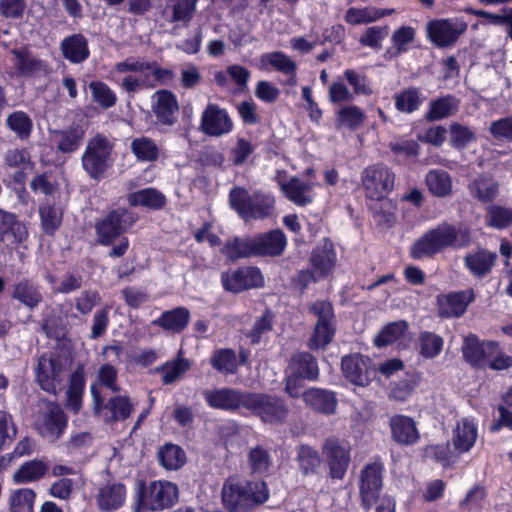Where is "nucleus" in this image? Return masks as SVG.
<instances>
[{"label":"nucleus","instance_id":"1","mask_svg":"<svg viewBox=\"0 0 512 512\" xmlns=\"http://www.w3.org/2000/svg\"><path fill=\"white\" fill-rule=\"evenodd\" d=\"M470 243V234L466 228H455L443 223L424 233L410 249L414 259L433 257L448 247H465Z\"/></svg>","mask_w":512,"mask_h":512},{"label":"nucleus","instance_id":"2","mask_svg":"<svg viewBox=\"0 0 512 512\" xmlns=\"http://www.w3.org/2000/svg\"><path fill=\"white\" fill-rule=\"evenodd\" d=\"M264 482H244L229 478L222 487L223 504L232 512H242L268 499Z\"/></svg>","mask_w":512,"mask_h":512},{"label":"nucleus","instance_id":"3","mask_svg":"<svg viewBox=\"0 0 512 512\" xmlns=\"http://www.w3.org/2000/svg\"><path fill=\"white\" fill-rule=\"evenodd\" d=\"M179 497L178 486L167 480H154L137 491L135 512H160L172 507Z\"/></svg>","mask_w":512,"mask_h":512},{"label":"nucleus","instance_id":"4","mask_svg":"<svg viewBox=\"0 0 512 512\" xmlns=\"http://www.w3.org/2000/svg\"><path fill=\"white\" fill-rule=\"evenodd\" d=\"M229 198L232 208L245 221L268 218L275 208V198L270 193L256 192L250 195L243 188H234Z\"/></svg>","mask_w":512,"mask_h":512},{"label":"nucleus","instance_id":"5","mask_svg":"<svg viewBox=\"0 0 512 512\" xmlns=\"http://www.w3.org/2000/svg\"><path fill=\"white\" fill-rule=\"evenodd\" d=\"M70 364L71 360L66 356L53 353L42 355L35 368L36 382L44 391L55 394L61 386Z\"/></svg>","mask_w":512,"mask_h":512},{"label":"nucleus","instance_id":"6","mask_svg":"<svg viewBox=\"0 0 512 512\" xmlns=\"http://www.w3.org/2000/svg\"><path fill=\"white\" fill-rule=\"evenodd\" d=\"M148 62L134 57L126 58L114 65L111 74L116 82L129 93L146 87H152V80L147 77Z\"/></svg>","mask_w":512,"mask_h":512},{"label":"nucleus","instance_id":"7","mask_svg":"<svg viewBox=\"0 0 512 512\" xmlns=\"http://www.w3.org/2000/svg\"><path fill=\"white\" fill-rule=\"evenodd\" d=\"M112 148L109 140L102 135H96L88 141L82 155V167L90 177H103L112 162Z\"/></svg>","mask_w":512,"mask_h":512},{"label":"nucleus","instance_id":"8","mask_svg":"<svg viewBox=\"0 0 512 512\" xmlns=\"http://www.w3.org/2000/svg\"><path fill=\"white\" fill-rule=\"evenodd\" d=\"M361 182L366 198L381 201L393 190L395 175L383 164H373L361 173Z\"/></svg>","mask_w":512,"mask_h":512},{"label":"nucleus","instance_id":"9","mask_svg":"<svg viewBox=\"0 0 512 512\" xmlns=\"http://www.w3.org/2000/svg\"><path fill=\"white\" fill-rule=\"evenodd\" d=\"M250 400L247 410L260 416V418L270 424L282 423L288 414V409L282 400L264 394H250Z\"/></svg>","mask_w":512,"mask_h":512},{"label":"nucleus","instance_id":"10","mask_svg":"<svg viewBox=\"0 0 512 512\" xmlns=\"http://www.w3.org/2000/svg\"><path fill=\"white\" fill-rule=\"evenodd\" d=\"M250 394L223 387L207 389L203 392V397L211 408L231 411L240 408L247 409L251 399Z\"/></svg>","mask_w":512,"mask_h":512},{"label":"nucleus","instance_id":"11","mask_svg":"<svg viewBox=\"0 0 512 512\" xmlns=\"http://www.w3.org/2000/svg\"><path fill=\"white\" fill-rule=\"evenodd\" d=\"M384 467L379 462L367 464L360 474V495L362 505L370 509L378 500L382 489Z\"/></svg>","mask_w":512,"mask_h":512},{"label":"nucleus","instance_id":"12","mask_svg":"<svg viewBox=\"0 0 512 512\" xmlns=\"http://www.w3.org/2000/svg\"><path fill=\"white\" fill-rule=\"evenodd\" d=\"M66 422L61 407L54 402H48L40 412L36 426L43 437L49 441H55L64 432Z\"/></svg>","mask_w":512,"mask_h":512},{"label":"nucleus","instance_id":"13","mask_svg":"<svg viewBox=\"0 0 512 512\" xmlns=\"http://www.w3.org/2000/svg\"><path fill=\"white\" fill-rule=\"evenodd\" d=\"M335 261V252L330 243H326L323 248L315 249L311 259L312 271L301 272L298 276L299 283H302L301 289L304 290L308 282L327 276L333 269Z\"/></svg>","mask_w":512,"mask_h":512},{"label":"nucleus","instance_id":"14","mask_svg":"<svg viewBox=\"0 0 512 512\" xmlns=\"http://www.w3.org/2000/svg\"><path fill=\"white\" fill-rule=\"evenodd\" d=\"M465 30V23L448 19H435L426 25L427 37L437 47L452 45Z\"/></svg>","mask_w":512,"mask_h":512},{"label":"nucleus","instance_id":"15","mask_svg":"<svg viewBox=\"0 0 512 512\" xmlns=\"http://www.w3.org/2000/svg\"><path fill=\"white\" fill-rule=\"evenodd\" d=\"M221 281L224 289L233 293L264 285V278L256 267H242L225 272L221 276Z\"/></svg>","mask_w":512,"mask_h":512},{"label":"nucleus","instance_id":"16","mask_svg":"<svg viewBox=\"0 0 512 512\" xmlns=\"http://www.w3.org/2000/svg\"><path fill=\"white\" fill-rule=\"evenodd\" d=\"M200 127L209 136H222L232 131L233 122L225 109L209 104L202 113Z\"/></svg>","mask_w":512,"mask_h":512},{"label":"nucleus","instance_id":"17","mask_svg":"<svg viewBox=\"0 0 512 512\" xmlns=\"http://www.w3.org/2000/svg\"><path fill=\"white\" fill-rule=\"evenodd\" d=\"M134 223V218L125 210L111 212L97 225V234L102 244L112 243L124 230Z\"/></svg>","mask_w":512,"mask_h":512},{"label":"nucleus","instance_id":"18","mask_svg":"<svg viewBox=\"0 0 512 512\" xmlns=\"http://www.w3.org/2000/svg\"><path fill=\"white\" fill-rule=\"evenodd\" d=\"M152 111L162 125L172 126L177 120L179 105L176 96L168 90H159L151 98Z\"/></svg>","mask_w":512,"mask_h":512},{"label":"nucleus","instance_id":"19","mask_svg":"<svg viewBox=\"0 0 512 512\" xmlns=\"http://www.w3.org/2000/svg\"><path fill=\"white\" fill-rule=\"evenodd\" d=\"M91 394L94 400L95 412L102 413L105 420H124L130 416L133 407L127 397L117 396L111 398L108 403L103 408H101L100 394L94 385L91 386Z\"/></svg>","mask_w":512,"mask_h":512},{"label":"nucleus","instance_id":"20","mask_svg":"<svg viewBox=\"0 0 512 512\" xmlns=\"http://www.w3.org/2000/svg\"><path fill=\"white\" fill-rule=\"evenodd\" d=\"M277 181L285 197L294 204L304 206L313 201V190L317 184L304 182L297 177H290L288 180H285L283 177L278 176Z\"/></svg>","mask_w":512,"mask_h":512},{"label":"nucleus","instance_id":"21","mask_svg":"<svg viewBox=\"0 0 512 512\" xmlns=\"http://www.w3.org/2000/svg\"><path fill=\"white\" fill-rule=\"evenodd\" d=\"M126 497L127 490L124 484L109 482L98 489L95 501L100 511L112 512L124 505Z\"/></svg>","mask_w":512,"mask_h":512},{"label":"nucleus","instance_id":"22","mask_svg":"<svg viewBox=\"0 0 512 512\" xmlns=\"http://www.w3.org/2000/svg\"><path fill=\"white\" fill-rule=\"evenodd\" d=\"M342 372L350 383L360 387L368 385L374 373L369 368V359L360 355L345 356L342 359Z\"/></svg>","mask_w":512,"mask_h":512},{"label":"nucleus","instance_id":"23","mask_svg":"<svg viewBox=\"0 0 512 512\" xmlns=\"http://www.w3.org/2000/svg\"><path fill=\"white\" fill-rule=\"evenodd\" d=\"M389 427L393 440L398 444L411 446L416 444L420 439L416 422L409 416H392L389 420Z\"/></svg>","mask_w":512,"mask_h":512},{"label":"nucleus","instance_id":"24","mask_svg":"<svg viewBox=\"0 0 512 512\" xmlns=\"http://www.w3.org/2000/svg\"><path fill=\"white\" fill-rule=\"evenodd\" d=\"M473 300V290L441 295L438 297L439 315L442 317H459Z\"/></svg>","mask_w":512,"mask_h":512},{"label":"nucleus","instance_id":"25","mask_svg":"<svg viewBox=\"0 0 512 512\" xmlns=\"http://www.w3.org/2000/svg\"><path fill=\"white\" fill-rule=\"evenodd\" d=\"M478 427L474 419L462 418L457 421L452 434V444L459 453H466L474 446Z\"/></svg>","mask_w":512,"mask_h":512},{"label":"nucleus","instance_id":"26","mask_svg":"<svg viewBox=\"0 0 512 512\" xmlns=\"http://www.w3.org/2000/svg\"><path fill=\"white\" fill-rule=\"evenodd\" d=\"M333 478L341 479L348 467L350 456L346 446L337 440H328L324 445Z\"/></svg>","mask_w":512,"mask_h":512},{"label":"nucleus","instance_id":"27","mask_svg":"<svg viewBox=\"0 0 512 512\" xmlns=\"http://www.w3.org/2000/svg\"><path fill=\"white\" fill-rule=\"evenodd\" d=\"M27 236L25 225L14 214L0 209V242L19 244Z\"/></svg>","mask_w":512,"mask_h":512},{"label":"nucleus","instance_id":"28","mask_svg":"<svg viewBox=\"0 0 512 512\" xmlns=\"http://www.w3.org/2000/svg\"><path fill=\"white\" fill-rule=\"evenodd\" d=\"M252 238L256 256L280 255L284 251L287 244L286 237L284 233L280 230H273Z\"/></svg>","mask_w":512,"mask_h":512},{"label":"nucleus","instance_id":"29","mask_svg":"<svg viewBox=\"0 0 512 512\" xmlns=\"http://www.w3.org/2000/svg\"><path fill=\"white\" fill-rule=\"evenodd\" d=\"M497 255L486 249H477L464 257V265L474 277H484L495 265Z\"/></svg>","mask_w":512,"mask_h":512},{"label":"nucleus","instance_id":"30","mask_svg":"<svg viewBox=\"0 0 512 512\" xmlns=\"http://www.w3.org/2000/svg\"><path fill=\"white\" fill-rule=\"evenodd\" d=\"M494 349V342L480 343L475 335H469L464 339L462 352L465 359L475 366L486 367V362L491 351Z\"/></svg>","mask_w":512,"mask_h":512},{"label":"nucleus","instance_id":"31","mask_svg":"<svg viewBox=\"0 0 512 512\" xmlns=\"http://www.w3.org/2000/svg\"><path fill=\"white\" fill-rule=\"evenodd\" d=\"M394 12V9H381L374 6L351 7L346 11L344 20L351 25L370 24Z\"/></svg>","mask_w":512,"mask_h":512},{"label":"nucleus","instance_id":"32","mask_svg":"<svg viewBox=\"0 0 512 512\" xmlns=\"http://www.w3.org/2000/svg\"><path fill=\"white\" fill-rule=\"evenodd\" d=\"M257 67L260 70H276L282 74H295L297 64L288 55L283 52L275 51L262 54L258 60Z\"/></svg>","mask_w":512,"mask_h":512},{"label":"nucleus","instance_id":"33","mask_svg":"<svg viewBox=\"0 0 512 512\" xmlns=\"http://www.w3.org/2000/svg\"><path fill=\"white\" fill-rule=\"evenodd\" d=\"M189 321V310L185 307H177L163 312L160 317L152 321V324L169 332L179 333L187 327Z\"/></svg>","mask_w":512,"mask_h":512},{"label":"nucleus","instance_id":"34","mask_svg":"<svg viewBox=\"0 0 512 512\" xmlns=\"http://www.w3.org/2000/svg\"><path fill=\"white\" fill-rule=\"evenodd\" d=\"M303 399L313 409L325 414H333L337 408L336 397L331 391L312 388L303 392Z\"/></svg>","mask_w":512,"mask_h":512},{"label":"nucleus","instance_id":"35","mask_svg":"<svg viewBox=\"0 0 512 512\" xmlns=\"http://www.w3.org/2000/svg\"><path fill=\"white\" fill-rule=\"evenodd\" d=\"M198 0H170L166 7L168 20L187 27L196 12Z\"/></svg>","mask_w":512,"mask_h":512},{"label":"nucleus","instance_id":"36","mask_svg":"<svg viewBox=\"0 0 512 512\" xmlns=\"http://www.w3.org/2000/svg\"><path fill=\"white\" fill-rule=\"evenodd\" d=\"M286 372L309 380L317 379L319 374L315 358L306 352L296 354L291 359Z\"/></svg>","mask_w":512,"mask_h":512},{"label":"nucleus","instance_id":"37","mask_svg":"<svg viewBox=\"0 0 512 512\" xmlns=\"http://www.w3.org/2000/svg\"><path fill=\"white\" fill-rule=\"evenodd\" d=\"M365 119L364 111L356 105L342 106L336 111V125L339 129L357 130Z\"/></svg>","mask_w":512,"mask_h":512},{"label":"nucleus","instance_id":"38","mask_svg":"<svg viewBox=\"0 0 512 512\" xmlns=\"http://www.w3.org/2000/svg\"><path fill=\"white\" fill-rule=\"evenodd\" d=\"M61 47L64 57L73 63H80L89 56L87 40L80 34L64 39Z\"/></svg>","mask_w":512,"mask_h":512},{"label":"nucleus","instance_id":"39","mask_svg":"<svg viewBox=\"0 0 512 512\" xmlns=\"http://www.w3.org/2000/svg\"><path fill=\"white\" fill-rule=\"evenodd\" d=\"M223 255L229 260L235 261L240 258L256 256L253 238L234 237L225 242L221 249Z\"/></svg>","mask_w":512,"mask_h":512},{"label":"nucleus","instance_id":"40","mask_svg":"<svg viewBox=\"0 0 512 512\" xmlns=\"http://www.w3.org/2000/svg\"><path fill=\"white\" fill-rule=\"evenodd\" d=\"M48 466L42 460H31L22 464L13 474L16 484L30 483L42 479L47 473Z\"/></svg>","mask_w":512,"mask_h":512},{"label":"nucleus","instance_id":"41","mask_svg":"<svg viewBox=\"0 0 512 512\" xmlns=\"http://www.w3.org/2000/svg\"><path fill=\"white\" fill-rule=\"evenodd\" d=\"M443 345V338L429 331L421 332L417 339L418 352L424 359H434L439 356L442 352Z\"/></svg>","mask_w":512,"mask_h":512},{"label":"nucleus","instance_id":"42","mask_svg":"<svg viewBox=\"0 0 512 512\" xmlns=\"http://www.w3.org/2000/svg\"><path fill=\"white\" fill-rule=\"evenodd\" d=\"M426 184L429 191L437 197H446L452 192V180L443 170L434 169L427 173Z\"/></svg>","mask_w":512,"mask_h":512},{"label":"nucleus","instance_id":"43","mask_svg":"<svg viewBox=\"0 0 512 512\" xmlns=\"http://www.w3.org/2000/svg\"><path fill=\"white\" fill-rule=\"evenodd\" d=\"M130 148L136 159L142 162L155 161L159 155V148L155 141L146 136L132 139Z\"/></svg>","mask_w":512,"mask_h":512},{"label":"nucleus","instance_id":"44","mask_svg":"<svg viewBox=\"0 0 512 512\" xmlns=\"http://www.w3.org/2000/svg\"><path fill=\"white\" fill-rule=\"evenodd\" d=\"M459 107V101L453 96H445L432 101L429 105L427 119L440 120L455 114Z\"/></svg>","mask_w":512,"mask_h":512},{"label":"nucleus","instance_id":"45","mask_svg":"<svg viewBox=\"0 0 512 512\" xmlns=\"http://www.w3.org/2000/svg\"><path fill=\"white\" fill-rule=\"evenodd\" d=\"M12 296L29 308L36 307L42 301L38 287L27 280H22L14 286Z\"/></svg>","mask_w":512,"mask_h":512},{"label":"nucleus","instance_id":"46","mask_svg":"<svg viewBox=\"0 0 512 512\" xmlns=\"http://www.w3.org/2000/svg\"><path fill=\"white\" fill-rule=\"evenodd\" d=\"M158 459L165 469L177 470L185 464L186 455L181 447L174 444H165L159 449Z\"/></svg>","mask_w":512,"mask_h":512},{"label":"nucleus","instance_id":"47","mask_svg":"<svg viewBox=\"0 0 512 512\" xmlns=\"http://www.w3.org/2000/svg\"><path fill=\"white\" fill-rule=\"evenodd\" d=\"M416 31L411 26H401L391 35V48L387 51L391 56H398L409 49V45L414 41Z\"/></svg>","mask_w":512,"mask_h":512},{"label":"nucleus","instance_id":"48","mask_svg":"<svg viewBox=\"0 0 512 512\" xmlns=\"http://www.w3.org/2000/svg\"><path fill=\"white\" fill-rule=\"evenodd\" d=\"M335 335V323L316 322L313 332L308 340V347L312 350L324 349L331 343Z\"/></svg>","mask_w":512,"mask_h":512},{"label":"nucleus","instance_id":"49","mask_svg":"<svg viewBox=\"0 0 512 512\" xmlns=\"http://www.w3.org/2000/svg\"><path fill=\"white\" fill-rule=\"evenodd\" d=\"M128 201L132 206H146L153 209H158L164 206L165 197L162 193L155 189L147 188L135 193L128 197Z\"/></svg>","mask_w":512,"mask_h":512},{"label":"nucleus","instance_id":"50","mask_svg":"<svg viewBox=\"0 0 512 512\" xmlns=\"http://www.w3.org/2000/svg\"><path fill=\"white\" fill-rule=\"evenodd\" d=\"M85 131L82 127H73L57 134V147L63 153L76 151L84 138Z\"/></svg>","mask_w":512,"mask_h":512},{"label":"nucleus","instance_id":"51","mask_svg":"<svg viewBox=\"0 0 512 512\" xmlns=\"http://www.w3.org/2000/svg\"><path fill=\"white\" fill-rule=\"evenodd\" d=\"M36 493L29 488L15 490L9 499L10 512H33Z\"/></svg>","mask_w":512,"mask_h":512},{"label":"nucleus","instance_id":"52","mask_svg":"<svg viewBox=\"0 0 512 512\" xmlns=\"http://www.w3.org/2000/svg\"><path fill=\"white\" fill-rule=\"evenodd\" d=\"M473 197L482 202L492 201L498 194V185L492 179L479 176L470 184Z\"/></svg>","mask_w":512,"mask_h":512},{"label":"nucleus","instance_id":"53","mask_svg":"<svg viewBox=\"0 0 512 512\" xmlns=\"http://www.w3.org/2000/svg\"><path fill=\"white\" fill-rule=\"evenodd\" d=\"M408 328L407 322L400 320L386 325L375 337L377 347H383L400 339Z\"/></svg>","mask_w":512,"mask_h":512},{"label":"nucleus","instance_id":"54","mask_svg":"<svg viewBox=\"0 0 512 512\" xmlns=\"http://www.w3.org/2000/svg\"><path fill=\"white\" fill-rule=\"evenodd\" d=\"M422 101L420 91L416 88H411L395 96V107L400 112L412 113L419 108Z\"/></svg>","mask_w":512,"mask_h":512},{"label":"nucleus","instance_id":"55","mask_svg":"<svg viewBox=\"0 0 512 512\" xmlns=\"http://www.w3.org/2000/svg\"><path fill=\"white\" fill-rule=\"evenodd\" d=\"M487 224L502 230L512 225V208L492 205L487 211Z\"/></svg>","mask_w":512,"mask_h":512},{"label":"nucleus","instance_id":"56","mask_svg":"<svg viewBox=\"0 0 512 512\" xmlns=\"http://www.w3.org/2000/svg\"><path fill=\"white\" fill-rule=\"evenodd\" d=\"M93 101L103 108H110L115 105L117 97L109 86L101 81H92L89 84Z\"/></svg>","mask_w":512,"mask_h":512},{"label":"nucleus","instance_id":"57","mask_svg":"<svg viewBox=\"0 0 512 512\" xmlns=\"http://www.w3.org/2000/svg\"><path fill=\"white\" fill-rule=\"evenodd\" d=\"M211 365L219 372L234 373L237 369V359L233 350H217L212 358Z\"/></svg>","mask_w":512,"mask_h":512},{"label":"nucleus","instance_id":"58","mask_svg":"<svg viewBox=\"0 0 512 512\" xmlns=\"http://www.w3.org/2000/svg\"><path fill=\"white\" fill-rule=\"evenodd\" d=\"M8 127L22 139L29 137L32 130V121L22 111H16L7 118Z\"/></svg>","mask_w":512,"mask_h":512},{"label":"nucleus","instance_id":"59","mask_svg":"<svg viewBox=\"0 0 512 512\" xmlns=\"http://www.w3.org/2000/svg\"><path fill=\"white\" fill-rule=\"evenodd\" d=\"M297 461L301 470L307 474L315 471L320 463L321 458L316 450L308 445H301L298 449Z\"/></svg>","mask_w":512,"mask_h":512},{"label":"nucleus","instance_id":"60","mask_svg":"<svg viewBox=\"0 0 512 512\" xmlns=\"http://www.w3.org/2000/svg\"><path fill=\"white\" fill-rule=\"evenodd\" d=\"M344 78L352 87L353 95H370L372 94L371 86L367 77L354 69H347L343 73Z\"/></svg>","mask_w":512,"mask_h":512},{"label":"nucleus","instance_id":"61","mask_svg":"<svg viewBox=\"0 0 512 512\" xmlns=\"http://www.w3.org/2000/svg\"><path fill=\"white\" fill-rule=\"evenodd\" d=\"M189 369V363L185 359H179L172 363H167L159 370L162 372V381L164 384H172L178 381Z\"/></svg>","mask_w":512,"mask_h":512},{"label":"nucleus","instance_id":"62","mask_svg":"<svg viewBox=\"0 0 512 512\" xmlns=\"http://www.w3.org/2000/svg\"><path fill=\"white\" fill-rule=\"evenodd\" d=\"M40 217L43 230L46 233H53L61 224L62 213L59 208L45 205L40 208Z\"/></svg>","mask_w":512,"mask_h":512},{"label":"nucleus","instance_id":"63","mask_svg":"<svg viewBox=\"0 0 512 512\" xmlns=\"http://www.w3.org/2000/svg\"><path fill=\"white\" fill-rule=\"evenodd\" d=\"M353 98V92L345 84L343 78L338 77L328 87V99L333 104L349 102Z\"/></svg>","mask_w":512,"mask_h":512},{"label":"nucleus","instance_id":"64","mask_svg":"<svg viewBox=\"0 0 512 512\" xmlns=\"http://www.w3.org/2000/svg\"><path fill=\"white\" fill-rule=\"evenodd\" d=\"M388 27L387 26H372L365 30V32L361 35L359 42L370 48H379L381 46V42L388 35Z\"/></svg>","mask_w":512,"mask_h":512}]
</instances>
